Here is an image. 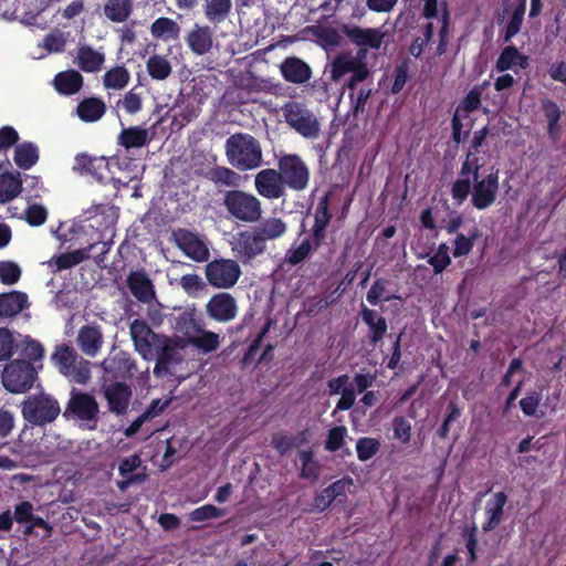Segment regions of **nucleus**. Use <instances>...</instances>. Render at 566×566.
<instances>
[{
    "label": "nucleus",
    "mask_w": 566,
    "mask_h": 566,
    "mask_svg": "<svg viewBox=\"0 0 566 566\" xmlns=\"http://www.w3.org/2000/svg\"><path fill=\"white\" fill-rule=\"evenodd\" d=\"M315 250L312 245L311 239H304L298 247L294 248L293 245L287 250L285 254V262L291 266H296L307 260Z\"/></svg>",
    "instance_id": "nucleus-48"
},
{
    "label": "nucleus",
    "mask_w": 566,
    "mask_h": 566,
    "mask_svg": "<svg viewBox=\"0 0 566 566\" xmlns=\"http://www.w3.org/2000/svg\"><path fill=\"white\" fill-rule=\"evenodd\" d=\"M107 167V161L104 157H93L85 153L75 156L74 169L81 174H90L102 178L101 170Z\"/></svg>",
    "instance_id": "nucleus-45"
},
{
    "label": "nucleus",
    "mask_w": 566,
    "mask_h": 566,
    "mask_svg": "<svg viewBox=\"0 0 566 566\" xmlns=\"http://www.w3.org/2000/svg\"><path fill=\"white\" fill-rule=\"evenodd\" d=\"M348 73H352V75L347 81V87L352 91L350 98L354 99V90L358 83L367 78L369 74L368 69L358 57L347 53L337 55L332 63V80L339 82Z\"/></svg>",
    "instance_id": "nucleus-10"
},
{
    "label": "nucleus",
    "mask_w": 566,
    "mask_h": 566,
    "mask_svg": "<svg viewBox=\"0 0 566 566\" xmlns=\"http://www.w3.org/2000/svg\"><path fill=\"white\" fill-rule=\"evenodd\" d=\"M525 11L526 0H516V2L513 4V11L510 20L505 27L504 41H510L521 31Z\"/></svg>",
    "instance_id": "nucleus-46"
},
{
    "label": "nucleus",
    "mask_w": 566,
    "mask_h": 566,
    "mask_svg": "<svg viewBox=\"0 0 566 566\" xmlns=\"http://www.w3.org/2000/svg\"><path fill=\"white\" fill-rule=\"evenodd\" d=\"M22 191V181L19 174H0V203H6L14 199Z\"/></svg>",
    "instance_id": "nucleus-38"
},
{
    "label": "nucleus",
    "mask_w": 566,
    "mask_h": 566,
    "mask_svg": "<svg viewBox=\"0 0 566 566\" xmlns=\"http://www.w3.org/2000/svg\"><path fill=\"white\" fill-rule=\"evenodd\" d=\"M39 147L32 142H23L14 148V164L22 170L31 169L39 161Z\"/></svg>",
    "instance_id": "nucleus-34"
},
{
    "label": "nucleus",
    "mask_w": 566,
    "mask_h": 566,
    "mask_svg": "<svg viewBox=\"0 0 566 566\" xmlns=\"http://www.w3.org/2000/svg\"><path fill=\"white\" fill-rule=\"evenodd\" d=\"M507 503V495L503 492H496L490 497L485 504V521L482 525L484 532L495 530L504 517V506Z\"/></svg>",
    "instance_id": "nucleus-26"
},
{
    "label": "nucleus",
    "mask_w": 566,
    "mask_h": 566,
    "mask_svg": "<svg viewBox=\"0 0 566 566\" xmlns=\"http://www.w3.org/2000/svg\"><path fill=\"white\" fill-rule=\"evenodd\" d=\"M21 277L20 266L11 261L0 263V282L6 285L15 284Z\"/></svg>",
    "instance_id": "nucleus-56"
},
{
    "label": "nucleus",
    "mask_w": 566,
    "mask_h": 566,
    "mask_svg": "<svg viewBox=\"0 0 566 566\" xmlns=\"http://www.w3.org/2000/svg\"><path fill=\"white\" fill-rule=\"evenodd\" d=\"M52 360L59 371L71 382L86 385L91 379V364L88 360L80 358L76 352L63 344L56 347L52 354Z\"/></svg>",
    "instance_id": "nucleus-3"
},
{
    "label": "nucleus",
    "mask_w": 566,
    "mask_h": 566,
    "mask_svg": "<svg viewBox=\"0 0 566 566\" xmlns=\"http://www.w3.org/2000/svg\"><path fill=\"white\" fill-rule=\"evenodd\" d=\"M279 69L283 80L295 85L307 83L313 74L310 64L297 56H286Z\"/></svg>",
    "instance_id": "nucleus-20"
},
{
    "label": "nucleus",
    "mask_w": 566,
    "mask_h": 566,
    "mask_svg": "<svg viewBox=\"0 0 566 566\" xmlns=\"http://www.w3.org/2000/svg\"><path fill=\"white\" fill-rule=\"evenodd\" d=\"M222 206L229 217L245 223L259 222L263 213L260 199L241 189L227 190L223 193Z\"/></svg>",
    "instance_id": "nucleus-2"
},
{
    "label": "nucleus",
    "mask_w": 566,
    "mask_h": 566,
    "mask_svg": "<svg viewBox=\"0 0 566 566\" xmlns=\"http://www.w3.org/2000/svg\"><path fill=\"white\" fill-rule=\"evenodd\" d=\"M55 90L63 95L76 94L83 86V76L75 70L60 72L54 77Z\"/></svg>",
    "instance_id": "nucleus-31"
},
{
    "label": "nucleus",
    "mask_w": 566,
    "mask_h": 566,
    "mask_svg": "<svg viewBox=\"0 0 566 566\" xmlns=\"http://www.w3.org/2000/svg\"><path fill=\"white\" fill-rule=\"evenodd\" d=\"M226 511L212 504H205L190 512L189 518L193 522H205L224 516Z\"/></svg>",
    "instance_id": "nucleus-53"
},
{
    "label": "nucleus",
    "mask_w": 566,
    "mask_h": 566,
    "mask_svg": "<svg viewBox=\"0 0 566 566\" xmlns=\"http://www.w3.org/2000/svg\"><path fill=\"white\" fill-rule=\"evenodd\" d=\"M270 327H271V321H268L265 323V325L261 328V331L258 333L256 337L249 345V347L245 350L243 358H242V364L244 366L249 365L254 359L255 355L258 354V352L261 347L263 338L268 334Z\"/></svg>",
    "instance_id": "nucleus-60"
},
{
    "label": "nucleus",
    "mask_w": 566,
    "mask_h": 566,
    "mask_svg": "<svg viewBox=\"0 0 566 566\" xmlns=\"http://www.w3.org/2000/svg\"><path fill=\"white\" fill-rule=\"evenodd\" d=\"M480 169L479 158L472 151H469L461 164L460 177L451 187V197L457 206H461L468 199L472 188L470 177H472L473 181L479 179Z\"/></svg>",
    "instance_id": "nucleus-12"
},
{
    "label": "nucleus",
    "mask_w": 566,
    "mask_h": 566,
    "mask_svg": "<svg viewBox=\"0 0 566 566\" xmlns=\"http://www.w3.org/2000/svg\"><path fill=\"white\" fill-rule=\"evenodd\" d=\"M379 449V443L373 438H360L356 444L357 457L360 461L373 458Z\"/></svg>",
    "instance_id": "nucleus-61"
},
{
    "label": "nucleus",
    "mask_w": 566,
    "mask_h": 566,
    "mask_svg": "<svg viewBox=\"0 0 566 566\" xmlns=\"http://www.w3.org/2000/svg\"><path fill=\"white\" fill-rule=\"evenodd\" d=\"M254 187L259 196L268 200H276L286 196V187L281 172L274 168H265L254 176Z\"/></svg>",
    "instance_id": "nucleus-17"
},
{
    "label": "nucleus",
    "mask_w": 566,
    "mask_h": 566,
    "mask_svg": "<svg viewBox=\"0 0 566 566\" xmlns=\"http://www.w3.org/2000/svg\"><path fill=\"white\" fill-rule=\"evenodd\" d=\"M428 263L433 268L434 274L442 273L451 264L448 245L441 243L434 254L429 258Z\"/></svg>",
    "instance_id": "nucleus-52"
},
{
    "label": "nucleus",
    "mask_w": 566,
    "mask_h": 566,
    "mask_svg": "<svg viewBox=\"0 0 566 566\" xmlns=\"http://www.w3.org/2000/svg\"><path fill=\"white\" fill-rule=\"evenodd\" d=\"M329 198L328 195H325L319 199L316 205L314 212V224L313 228H327L331 220L332 213L329 212Z\"/></svg>",
    "instance_id": "nucleus-54"
},
{
    "label": "nucleus",
    "mask_w": 566,
    "mask_h": 566,
    "mask_svg": "<svg viewBox=\"0 0 566 566\" xmlns=\"http://www.w3.org/2000/svg\"><path fill=\"white\" fill-rule=\"evenodd\" d=\"M232 7V0H205L203 14L208 22L218 25L229 18Z\"/></svg>",
    "instance_id": "nucleus-33"
},
{
    "label": "nucleus",
    "mask_w": 566,
    "mask_h": 566,
    "mask_svg": "<svg viewBox=\"0 0 566 566\" xmlns=\"http://www.w3.org/2000/svg\"><path fill=\"white\" fill-rule=\"evenodd\" d=\"M94 247L95 243H91L85 248L56 255L54 260L56 269L59 271L67 270L87 260Z\"/></svg>",
    "instance_id": "nucleus-44"
},
{
    "label": "nucleus",
    "mask_w": 566,
    "mask_h": 566,
    "mask_svg": "<svg viewBox=\"0 0 566 566\" xmlns=\"http://www.w3.org/2000/svg\"><path fill=\"white\" fill-rule=\"evenodd\" d=\"M224 149L228 163L241 171L256 169L263 161L259 140L248 133H235L229 136Z\"/></svg>",
    "instance_id": "nucleus-1"
},
{
    "label": "nucleus",
    "mask_w": 566,
    "mask_h": 566,
    "mask_svg": "<svg viewBox=\"0 0 566 566\" xmlns=\"http://www.w3.org/2000/svg\"><path fill=\"white\" fill-rule=\"evenodd\" d=\"M104 395L109 411L116 415L126 413L132 397V389L128 385L123 381H114L105 387Z\"/></svg>",
    "instance_id": "nucleus-21"
},
{
    "label": "nucleus",
    "mask_w": 566,
    "mask_h": 566,
    "mask_svg": "<svg viewBox=\"0 0 566 566\" xmlns=\"http://www.w3.org/2000/svg\"><path fill=\"white\" fill-rule=\"evenodd\" d=\"M543 114L547 120V135L548 138L556 143L560 137L559 120L562 118V111L558 104L549 98L541 101Z\"/></svg>",
    "instance_id": "nucleus-29"
},
{
    "label": "nucleus",
    "mask_w": 566,
    "mask_h": 566,
    "mask_svg": "<svg viewBox=\"0 0 566 566\" xmlns=\"http://www.w3.org/2000/svg\"><path fill=\"white\" fill-rule=\"evenodd\" d=\"M105 62V55L91 45H82L77 50V65L86 73L98 72Z\"/></svg>",
    "instance_id": "nucleus-32"
},
{
    "label": "nucleus",
    "mask_w": 566,
    "mask_h": 566,
    "mask_svg": "<svg viewBox=\"0 0 566 566\" xmlns=\"http://www.w3.org/2000/svg\"><path fill=\"white\" fill-rule=\"evenodd\" d=\"M28 361H39L43 358L44 348L42 344L35 339L27 337L21 353Z\"/></svg>",
    "instance_id": "nucleus-63"
},
{
    "label": "nucleus",
    "mask_w": 566,
    "mask_h": 566,
    "mask_svg": "<svg viewBox=\"0 0 566 566\" xmlns=\"http://www.w3.org/2000/svg\"><path fill=\"white\" fill-rule=\"evenodd\" d=\"M176 247L190 260L203 263L208 262L210 251L207 242L199 234L184 228H178L171 233Z\"/></svg>",
    "instance_id": "nucleus-13"
},
{
    "label": "nucleus",
    "mask_w": 566,
    "mask_h": 566,
    "mask_svg": "<svg viewBox=\"0 0 566 566\" xmlns=\"http://www.w3.org/2000/svg\"><path fill=\"white\" fill-rule=\"evenodd\" d=\"M253 229L263 238V242L266 244L269 240L281 238L286 232L287 226L281 218L271 217Z\"/></svg>",
    "instance_id": "nucleus-39"
},
{
    "label": "nucleus",
    "mask_w": 566,
    "mask_h": 566,
    "mask_svg": "<svg viewBox=\"0 0 566 566\" xmlns=\"http://www.w3.org/2000/svg\"><path fill=\"white\" fill-rule=\"evenodd\" d=\"M29 306L28 295L21 291L0 294V318H11Z\"/></svg>",
    "instance_id": "nucleus-27"
},
{
    "label": "nucleus",
    "mask_w": 566,
    "mask_h": 566,
    "mask_svg": "<svg viewBox=\"0 0 566 566\" xmlns=\"http://www.w3.org/2000/svg\"><path fill=\"white\" fill-rule=\"evenodd\" d=\"M130 81V73L124 65H116L103 75V85L107 90L122 91Z\"/></svg>",
    "instance_id": "nucleus-40"
},
{
    "label": "nucleus",
    "mask_w": 566,
    "mask_h": 566,
    "mask_svg": "<svg viewBox=\"0 0 566 566\" xmlns=\"http://www.w3.org/2000/svg\"><path fill=\"white\" fill-rule=\"evenodd\" d=\"M22 416L32 426L53 422L61 412L59 401L50 395L40 394L28 397L22 403Z\"/></svg>",
    "instance_id": "nucleus-4"
},
{
    "label": "nucleus",
    "mask_w": 566,
    "mask_h": 566,
    "mask_svg": "<svg viewBox=\"0 0 566 566\" xmlns=\"http://www.w3.org/2000/svg\"><path fill=\"white\" fill-rule=\"evenodd\" d=\"M148 133L140 126H132L122 129L118 135V144L126 149L140 148L148 142Z\"/></svg>",
    "instance_id": "nucleus-41"
},
{
    "label": "nucleus",
    "mask_w": 566,
    "mask_h": 566,
    "mask_svg": "<svg viewBox=\"0 0 566 566\" xmlns=\"http://www.w3.org/2000/svg\"><path fill=\"white\" fill-rule=\"evenodd\" d=\"M102 367L106 375L114 380L125 381L135 375L137 365L135 359L124 350H119L104 359Z\"/></svg>",
    "instance_id": "nucleus-19"
},
{
    "label": "nucleus",
    "mask_w": 566,
    "mask_h": 566,
    "mask_svg": "<svg viewBox=\"0 0 566 566\" xmlns=\"http://www.w3.org/2000/svg\"><path fill=\"white\" fill-rule=\"evenodd\" d=\"M46 219L48 210L42 205H30L24 211V220L31 227H40L45 223Z\"/></svg>",
    "instance_id": "nucleus-57"
},
{
    "label": "nucleus",
    "mask_w": 566,
    "mask_h": 566,
    "mask_svg": "<svg viewBox=\"0 0 566 566\" xmlns=\"http://www.w3.org/2000/svg\"><path fill=\"white\" fill-rule=\"evenodd\" d=\"M106 113V104L99 97H86L76 106V115L85 123H95Z\"/></svg>",
    "instance_id": "nucleus-28"
},
{
    "label": "nucleus",
    "mask_w": 566,
    "mask_h": 566,
    "mask_svg": "<svg viewBox=\"0 0 566 566\" xmlns=\"http://www.w3.org/2000/svg\"><path fill=\"white\" fill-rule=\"evenodd\" d=\"M346 433L347 429L344 426H337L332 428L328 431L327 438L325 440V449L329 452L338 451L344 444Z\"/></svg>",
    "instance_id": "nucleus-59"
},
{
    "label": "nucleus",
    "mask_w": 566,
    "mask_h": 566,
    "mask_svg": "<svg viewBox=\"0 0 566 566\" xmlns=\"http://www.w3.org/2000/svg\"><path fill=\"white\" fill-rule=\"evenodd\" d=\"M98 403L94 396L72 388L63 416L83 421L90 429H95L98 420Z\"/></svg>",
    "instance_id": "nucleus-8"
},
{
    "label": "nucleus",
    "mask_w": 566,
    "mask_h": 566,
    "mask_svg": "<svg viewBox=\"0 0 566 566\" xmlns=\"http://www.w3.org/2000/svg\"><path fill=\"white\" fill-rule=\"evenodd\" d=\"M192 345L202 353H211L219 348L220 337L217 333L202 331L198 336L191 339Z\"/></svg>",
    "instance_id": "nucleus-50"
},
{
    "label": "nucleus",
    "mask_w": 566,
    "mask_h": 566,
    "mask_svg": "<svg viewBox=\"0 0 566 566\" xmlns=\"http://www.w3.org/2000/svg\"><path fill=\"white\" fill-rule=\"evenodd\" d=\"M161 344L156 348L155 358L157 359L155 366V374L159 375L161 370H167L169 365L177 361V352L174 346L170 345L169 339L160 340Z\"/></svg>",
    "instance_id": "nucleus-47"
},
{
    "label": "nucleus",
    "mask_w": 566,
    "mask_h": 566,
    "mask_svg": "<svg viewBox=\"0 0 566 566\" xmlns=\"http://www.w3.org/2000/svg\"><path fill=\"white\" fill-rule=\"evenodd\" d=\"M301 463L300 478L315 482L321 474V465L311 449L300 450L297 453Z\"/></svg>",
    "instance_id": "nucleus-42"
},
{
    "label": "nucleus",
    "mask_w": 566,
    "mask_h": 566,
    "mask_svg": "<svg viewBox=\"0 0 566 566\" xmlns=\"http://www.w3.org/2000/svg\"><path fill=\"white\" fill-rule=\"evenodd\" d=\"M186 44L196 55L209 53L213 45V32L209 25L196 23L185 38Z\"/></svg>",
    "instance_id": "nucleus-23"
},
{
    "label": "nucleus",
    "mask_w": 566,
    "mask_h": 566,
    "mask_svg": "<svg viewBox=\"0 0 566 566\" xmlns=\"http://www.w3.org/2000/svg\"><path fill=\"white\" fill-rule=\"evenodd\" d=\"M277 171L286 188L293 191L307 189L311 172L307 164L297 154L282 155L277 160Z\"/></svg>",
    "instance_id": "nucleus-5"
},
{
    "label": "nucleus",
    "mask_w": 566,
    "mask_h": 566,
    "mask_svg": "<svg viewBox=\"0 0 566 566\" xmlns=\"http://www.w3.org/2000/svg\"><path fill=\"white\" fill-rule=\"evenodd\" d=\"M543 398V387L538 390L526 391L525 397L520 400V407L524 416L535 417Z\"/></svg>",
    "instance_id": "nucleus-51"
},
{
    "label": "nucleus",
    "mask_w": 566,
    "mask_h": 566,
    "mask_svg": "<svg viewBox=\"0 0 566 566\" xmlns=\"http://www.w3.org/2000/svg\"><path fill=\"white\" fill-rule=\"evenodd\" d=\"M80 349L87 356L94 357L103 346V333L99 325H83L76 337Z\"/></svg>",
    "instance_id": "nucleus-25"
},
{
    "label": "nucleus",
    "mask_w": 566,
    "mask_h": 566,
    "mask_svg": "<svg viewBox=\"0 0 566 566\" xmlns=\"http://www.w3.org/2000/svg\"><path fill=\"white\" fill-rule=\"evenodd\" d=\"M478 230L474 229V232L470 237H465L463 233H458L454 239V247H453V256L460 258L468 255L474 245V240L476 239Z\"/></svg>",
    "instance_id": "nucleus-58"
},
{
    "label": "nucleus",
    "mask_w": 566,
    "mask_h": 566,
    "mask_svg": "<svg viewBox=\"0 0 566 566\" xmlns=\"http://www.w3.org/2000/svg\"><path fill=\"white\" fill-rule=\"evenodd\" d=\"M15 348L13 334L6 327L0 328V361L9 360Z\"/></svg>",
    "instance_id": "nucleus-62"
},
{
    "label": "nucleus",
    "mask_w": 566,
    "mask_h": 566,
    "mask_svg": "<svg viewBox=\"0 0 566 566\" xmlns=\"http://www.w3.org/2000/svg\"><path fill=\"white\" fill-rule=\"evenodd\" d=\"M353 483L352 479H339L314 496L313 506L319 512L327 510L335 500L346 497V490Z\"/></svg>",
    "instance_id": "nucleus-22"
},
{
    "label": "nucleus",
    "mask_w": 566,
    "mask_h": 566,
    "mask_svg": "<svg viewBox=\"0 0 566 566\" xmlns=\"http://www.w3.org/2000/svg\"><path fill=\"white\" fill-rule=\"evenodd\" d=\"M499 191V171H491L482 179H476L471 188V203L478 210L491 207Z\"/></svg>",
    "instance_id": "nucleus-14"
},
{
    "label": "nucleus",
    "mask_w": 566,
    "mask_h": 566,
    "mask_svg": "<svg viewBox=\"0 0 566 566\" xmlns=\"http://www.w3.org/2000/svg\"><path fill=\"white\" fill-rule=\"evenodd\" d=\"M239 263L231 259H216L205 266L207 282L214 289L227 290L233 287L240 276Z\"/></svg>",
    "instance_id": "nucleus-9"
},
{
    "label": "nucleus",
    "mask_w": 566,
    "mask_h": 566,
    "mask_svg": "<svg viewBox=\"0 0 566 566\" xmlns=\"http://www.w3.org/2000/svg\"><path fill=\"white\" fill-rule=\"evenodd\" d=\"M129 332L136 352L147 360L155 358L160 340H166L165 335L155 333L145 321L139 318L130 323Z\"/></svg>",
    "instance_id": "nucleus-11"
},
{
    "label": "nucleus",
    "mask_w": 566,
    "mask_h": 566,
    "mask_svg": "<svg viewBox=\"0 0 566 566\" xmlns=\"http://www.w3.org/2000/svg\"><path fill=\"white\" fill-rule=\"evenodd\" d=\"M238 312L237 300L228 292L213 294L206 304L207 316L218 323L233 321Z\"/></svg>",
    "instance_id": "nucleus-18"
},
{
    "label": "nucleus",
    "mask_w": 566,
    "mask_h": 566,
    "mask_svg": "<svg viewBox=\"0 0 566 566\" xmlns=\"http://www.w3.org/2000/svg\"><path fill=\"white\" fill-rule=\"evenodd\" d=\"M180 25L172 19L160 17L150 25V33L156 39L175 40L179 38Z\"/></svg>",
    "instance_id": "nucleus-36"
},
{
    "label": "nucleus",
    "mask_w": 566,
    "mask_h": 566,
    "mask_svg": "<svg viewBox=\"0 0 566 566\" xmlns=\"http://www.w3.org/2000/svg\"><path fill=\"white\" fill-rule=\"evenodd\" d=\"M481 96L482 92L479 87H473L470 90L467 95L461 101V104L458 108H463L467 113H472L480 108L481 106Z\"/></svg>",
    "instance_id": "nucleus-64"
},
{
    "label": "nucleus",
    "mask_w": 566,
    "mask_h": 566,
    "mask_svg": "<svg viewBox=\"0 0 566 566\" xmlns=\"http://www.w3.org/2000/svg\"><path fill=\"white\" fill-rule=\"evenodd\" d=\"M265 250L266 244L263 238L254 229L241 231L234 237L232 251L244 264L250 263Z\"/></svg>",
    "instance_id": "nucleus-16"
},
{
    "label": "nucleus",
    "mask_w": 566,
    "mask_h": 566,
    "mask_svg": "<svg viewBox=\"0 0 566 566\" xmlns=\"http://www.w3.org/2000/svg\"><path fill=\"white\" fill-rule=\"evenodd\" d=\"M146 70L148 75L156 81L167 80L172 72L169 60L161 54L150 55L146 61Z\"/></svg>",
    "instance_id": "nucleus-43"
},
{
    "label": "nucleus",
    "mask_w": 566,
    "mask_h": 566,
    "mask_svg": "<svg viewBox=\"0 0 566 566\" xmlns=\"http://www.w3.org/2000/svg\"><path fill=\"white\" fill-rule=\"evenodd\" d=\"M127 286L142 303H149L155 297L154 284L144 270L132 271L127 277Z\"/></svg>",
    "instance_id": "nucleus-24"
},
{
    "label": "nucleus",
    "mask_w": 566,
    "mask_h": 566,
    "mask_svg": "<svg viewBox=\"0 0 566 566\" xmlns=\"http://www.w3.org/2000/svg\"><path fill=\"white\" fill-rule=\"evenodd\" d=\"M285 122L304 138H317L319 123L316 116L303 103L287 102L283 108Z\"/></svg>",
    "instance_id": "nucleus-7"
},
{
    "label": "nucleus",
    "mask_w": 566,
    "mask_h": 566,
    "mask_svg": "<svg viewBox=\"0 0 566 566\" xmlns=\"http://www.w3.org/2000/svg\"><path fill=\"white\" fill-rule=\"evenodd\" d=\"M343 34L359 48L358 56L364 57L368 49L378 50L384 41L385 33L378 29L360 28L358 25L344 24L342 27Z\"/></svg>",
    "instance_id": "nucleus-15"
},
{
    "label": "nucleus",
    "mask_w": 566,
    "mask_h": 566,
    "mask_svg": "<svg viewBox=\"0 0 566 566\" xmlns=\"http://www.w3.org/2000/svg\"><path fill=\"white\" fill-rule=\"evenodd\" d=\"M305 431L300 433V437H291L283 433H274L271 439V446L276 450L280 455L286 454L294 447H298L304 442Z\"/></svg>",
    "instance_id": "nucleus-49"
},
{
    "label": "nucleus",
    "mask_w": 566,
    "mask_h": 566,
    "mask_svg": "<svg viewBox=\"0 0 566 566\" xmlns=\"http://www.w3.org/2000/svg\"><path fill=\"white\" fill-rule=\"evenodd\" d=\"M361 319L369 327V336L373 343H377L384 337L387 331V323L376 311L364 307L361 311Z\"/></svg>",
    "instance_id": "nucleus-37"
},
{
    "label": "nucleus",
    "mask_w": 566,
    "mask_h": 566,
    "mask_svg": "<svg viewBox=\"0 0 566 566\" xmlns=\"http://www.w3.org/2000/svg\"><path fill=\"white\" fill-rule=\"evenodd\" d=\"M38 378V371L27 359H15L7 364L2 373V385L12 394L29 391Z\"/></svg>",
    "instance_id": "nucleus-6"
},
{
    "label": "nucleus",
    "mask_w": 566,
    "mask_h": 566,
    "mask_svg": "<svg viewBox=\"0 0 566 566\" xmlns=\"http://www.w3.org/2000/svg\"><path fill=\"white\" fill-rule=\"evenodd\" d=\"M134 11V0H106L103 6L104 15L114 23L128 20Z\"/></svg>",
    "instance_id": "nucleus-30"
},
{
    "label": "nucleus",
    "mask_w": 566,
    "mask_h": 566,
    "mask_svg": "<svg viewBox=\"0 0 566 566\" xmlns=\"http://www.w3.org/2000/svg\"><path fill=\"white\" fill-rule=\"evenodd\" d=\"M205 177L217 187L237 188L240 185L241 177L238 172L226 166H213L209 168Z\"/></svg>",
    "instance_id": "nucleus-35"
},
{
    "label": "nucleus",
    "mask_w": 566,
    "mask_h": 566,
    "mask_svg": "<svg viewBox=\"0 0 566 566\" xmlns=\"http://www.w3.org/2000/svg\"><path fill=\"white\" fill-rule=\"evenodd\" d=\"M518 56L520 51L515 45L505 46L497 57L496 70L500 72L511 70L516 65V60Z\"/></svg>",
    "instance_id": "nucleus-55"
}]
</instances>
